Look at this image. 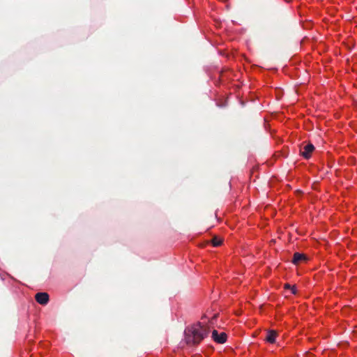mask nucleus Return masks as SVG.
<instances>
[{"instance_id":"1","label":"nucleus","mask_w":357,"mask_h":357,"mask_svg":"<svg viewBox=\"0 0 357 357\" xmlns=\"http://www.w3.org/2000/svg\"><path fill=\"white\" fill-rule=\"evenodd\" d=\"M209 333V329L200 322L187 327L185 330V339L188 344H199Z\"/></svg>"},{"instance_id":"2","label":"nucleus","mask_w":357,"mask_h":357,"mask_svg":"<svg viewBox=\"0 0 357 357\" xmlns=\"http://www.w3.org/2000/svg\"><path fill=\"white\" fill-rule=\"evenodd\" d=\"M211 338L217 344H224L227 342V335L225 332L219 333L217 330L214 329L212 331Z\"/></svg>"},{"instance_id":"3","label":"nucleus","mask_w":357,"mask_h":357,"mask_svg":"<svg viewBox=\"0 0 357 357\" xmlns=\"http://www.w3.org/2000/svg\"><path fill=\"white\" fill-rule=\"evenodd\" d=\"M315 148L314 146L311 144L308 143L305 145H304L302 148H301V155L306 160H309L311 156L312 153L314 151Z\"/></svg>"},{"instance_id":"4","label":"nucleus","mask_w":357,"mask_h":357,"mask_svg":"<svg viewBox=\"0 0 357 357\" xmlns=\"http://www.w3.org/2000/svg\"><path fill=\"white\" fill-rule=\"evenodd\" d=\"M35 299L39 304L46 305L49 301V295L45 292H39L36 294Z\"/></svg>"},{"instance_id":"5","label":"nucleus","mask_w":357,"mask_h":357,"mask_svg":"<svg viewBox=\"0 0 357 357\" xmlns=\"http://www.w3.org/2000/svg\"><path fill=\"white\" fill-rule=\"evenodd\" d=\"M278 337V333L274 330H268L265 340L270 343L274 344Z\"/></svg>"},{"instance_id":"6","label":"nucleus","mask_w":357,"mask_h":357,"mask_svg":"<svg viewBox=\"0 0 357 357\" xmlns=\"http://www.w3.org/2000/svg\"><path fill=\"white\" fill-rule=\"evenodd\" d=\"M307 259V256L300 252H295L292 259V263L294 264H298L301 261H305Z\"/></svg>"},{"instance_id":"7","label":"nucleus","mask_w":357,"mask_h":357,"mask_svg":"<svg viewBox=\"0 0 357 357\" xmlns=\"http://www.w3.org/2000/svg\"><path fill=\"white\" fill-rule=\"evenodd\" d=\"M222 243V239L215 236L212 238V244L214 247L220 246Z\"/></svg>"},{"instance_id":"8","label":"nucleus","mask_w":357,"mask_h":357,"mask_svg":"<svg viewBox=\"0 0 357 357\" xmlns=\"http://www.w3.org/2000/svg\"><path fill=\"white\" fill-rule=\"evenodd\" d=\"M290 290H291V292L292 294H296L297 289H296V287L295 285L291 286V288L290 289Z\"/></svg>"},{"instance_id":"9","label":"nucleus","mask_w":357,"mask_h":357,"mask_svg":"<svg viewBox=\"0 0 357 357\" xmlns=\"http://www.w3.org/2000/svg\"><path fill=\"white\" fill-rule=\"evenodd\" d=\"M284 289H290L291 288V285L289 283L284 284Z\"/></svg>"}]
</instances>
